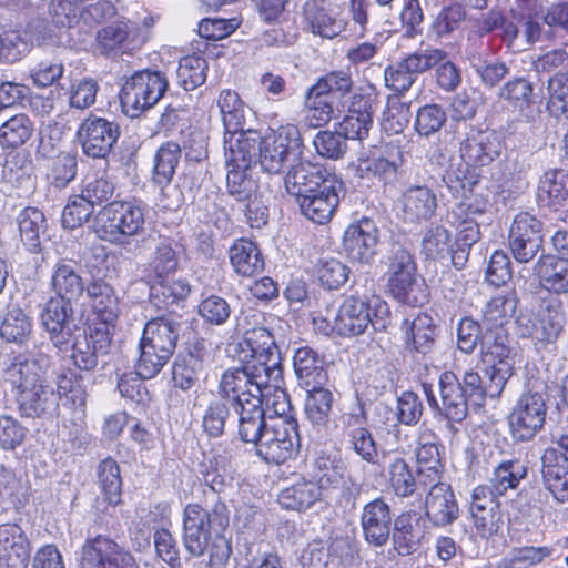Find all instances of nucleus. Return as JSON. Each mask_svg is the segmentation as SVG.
Masks as SVG:
<instances>
[{
	"label": "nucleus",
	"mask_w": 568,
	"mask_h": 568,
	"mask_svg": "<svg viewBox=\"0 0 568 568\" xmlns=\"http://www.w3.org/2000/svg\"><path fill=\"white\" fill-rule=\"evenodd\" d=\"M440 405L438 416L449 423H462L468 414L469 400L463 392L460 379L455 373L445 371L438 379Z\"/></svg>",
	"instance_id": "23"
},
{
	"label": "nucleus",
	"mask_w": 568,
	"mask_h": 568,
	"mask_svg": "<svg viewBox=\"0 0 568 568\" xmlns=\"http://www.w3.org/2000/svg\"><path fill=\"white\" fill-rule=\"evenodd\" d=\"M182 150L175 142L163 143L153 158L152 179L160 186L171 183L181 159Z\"/></svg>",
	"instance_id": "48"
},
{
	"label": "nucleus",
	"mask_w": 568,
	"mask_h": 568,
	"mask_svg": "<svg viewBox=\"0 0 568 568\" xmlns=\"http://www.w3.org/2000/svg\"><path fill=\"white\" fill-rule=\"evenodd\" d=\"M99 484L104 500L115 506L121 501L122 480L119 465L111 458L103 459L98 468Z\"/></svg>",
	"instance_id": "59"
},
{
	"label": "nucleus",
	"mask_w": 568,
	"mask_h": 568,
	"mask_svg": "<svg viewBox=\"0 0 568 568\" xmlns=\"http://www.w3.org/2000/svg\"><path fill=\"white\" fill-rule=\"evenodd\" d=\"M113 331L105 324H91L88 329L74 326V331L64 339L63 345H55L61 352L71 351L70 357L81 371H93L99 356L109 351Z\"/></svg>",
	"instance_id": "9"
},
{
	"label": "nucleus",
	"mask_w": 568,
	"mask_h": 568,
	"mask_svg": "<svg viewBox=\"0 0 568 568\" xmlns=\"http://www.w3.org/2000/svg\"><path fill=\"white\" fill-rule=\"evenodd\" d=\"M19 410L24 417H53L59 414V402L74 412L83 413L87 405V390L81 377L74 373L58 376L57 392L39 382L27 390L16 394Z\"/></svg>",
	"instance_id": "2"
},
{
	"label": "nucleus",
	"mask_w": 568,
	"mask_h": 568,
	"mask_svg": "<svg viewBox=\"0 0 568 568\" xmlns=\"http://www.w3.org/2000/svg\"><path fill=\"white\" fill-rule=\"evenodd\" d=\"M361 525L368 544L376 547L386 545L392 525L389 506L381 498L366 504L362 511Z\"/></svg>",
	"instance_id": "28"
},
{
	"label": "nucleus",
	"mask_w": 568,
	"mask_h": 568,
	"mask_svg": "<svg viewBox=\"0 0 568 568\" xmlns=\"http://www.w3.org/2000/svg\"><path fill=\"white\" fill-rule=\"evenodd\" d=\"M119 136L120 130L115 122L94 114L85 118L77 131L83 153L92 159L106 158Z\"/></svg>",
	"instance_id": "15"
},
{
	"label": "nucleus",
	"mask_w": 568,
	"mask_h": 568,
	"mask_svg": "<svg viewBox=\"0 0 568 568\" xmlns=\"http://www.w3.org/2000/svg\"><path fill=\"white\" fill-rule=\"evenodd\" d=\"M89 304L99 322L105 324L109 329H114V323L119 316V298L113 287L102 278H91L84 287Z\"/></svg>",
	"instance_id": "25"
},
{
	"label": "nucleus",
	"mask_w": 568,
	"mask_h": 568,
	"mask_svg": "<svg viewBox=\"0 0 568 568\" xmlns=\"http://www.w3.org/2000/svg\"><path fill=\"white\" fill-rule=\"evenodd\" d=\"M398 207L405 221L426 222L435 215L437 197L435 192L426 185H410L398 199Z\"/></svg>",
	"instance_id": "26"
},
{
	"label": "nucleus",
	"mask_w": 568,
	"mask_h": 568,
	"mask_svg": "<svg viewBox=\"0 0 568 568\" xmlns=\"http://www.w3.org/2000/svg\"><path fill=\"white\" fill-rule=\"evenodd\" d=\"M85 284L77 262L60 258L52 265L49 285L62 301L78 302L84 294Z\"/></svg>",
	"instance_id": "24"
},
{
	"label": "nucleus",
	"mask_w": 568,
	"mask_h": 568,
	"mask_svg": "<svg viewBox=\"0 0 568 568\" xmlns=\"http://www.w3.org/2000/svg\"><path fill=\"white\" fill-rule=\"evenodd\" d=\"M501 150V142L495 132L470 128L459 142V155L466 169L447 171L443 178L445 183L454 192H458V185L463 190L473 189L477 174L470 172L469 168L489 165L499 158Z\"/></svg>",
	"instance_id": "3"
},
{
	"label": "nucleus",
	"mask_w": 568,
	"mask_h": 568,
	"mask_svg": "<svg viewBox=\"0 0 568 568\" xmlns=\"http://www.w3.org/2000/svg\"><path fill=\"white\" fill-rule=\"evenodd\" d=\"M403 153L398 146H387L386 154L365 160L361 163L362 176H373L387 183L392 182L397 174L398 168L403 164Z\"/></svg>",
	"instance_id": "44"
},
{
	"label": "nucleus",
	"mask_w": 568,
	"mask_h": 568,
	"mask_svg": "<svg viewBox=\"0 0 568 568\" xmlns=\"http://www.w3.org/2000/svg\"><path fill=\"white\" fill-rule=\"evenodd\" d=\"M303 17L312 32L323 38L333 39L345 29L344 21L333 13L327 0H307Z\"/></svg>",
	"instance_id": "33"
},
{
	"label": "nucleus",
	"mask_w": 568,
	"mask_h": 568,
	"mask_svg": "<svg viewBox=\"0 0 568 568\" xmlns=\"http://www.w3.org/2000/svg\"><path fill=\"white\" fill-rule=\"evenodd\" d=\"M420 538L419 519L416 514L405 513L396 518L393 545L399 556H408L416 551Z\"/></svg>",
	"instance_id": "43"
},
{
	"label": "nucleus",
	"mask_w": 568,
	"mask_h": 568,
	"mask_svg": "<svg viewBox=\"0 0 568 568\" xmlns=\"http://www.w3.org/2000/svg\"><path fill=\"white\" fill-rule=\"evenodd\" d=\"M260 132L242 129L239 133L224 134V154L226 169L253 170L257 162Z\"/></svg>",
	"instance_id": "19"
},
{
	"label": "nucleus",
	"mask_w": 568,
	"mask_h": 568,
	"mask_svg": "<svg viewBox=\"0 0 568 568\" xmlns=\"http://www.w3.org/2000/svg\"><path fill=\"white\" fill-rule=\"evenodd\" d=\"M387 266L388 285L395 298L412 306L427 302L426 290L417 282L414 256L407 248L394 245L388 255Z\"/></svg>",
	"instance_id": "8"
},
{
	"label": "nucleus",
	"mask_w": 568,
	"mask_h": 568,
	"mask_svg": "<svg viewBox=\"0 0 568 568\" xmlns=\"http://www.w3.org/2000/svg\"><path fill=\"white\" fill-rule=\"evenodd\" d=\"M302 139L296 125L287 124L262 138L260 135L258 162L265 172L280 173L301 155Z\"/></svg>",
	"instance_id": "10"
},
{
	"label": "nucleus",
	"mask_w": 568,
	"mask_h": 568,
	"mask_svg": "<svg viewBox=\"0 0 568 568\" xmlns=\"http://www.w3.org/2000/svg\"><path fill=\"white\" fill-rule=\"evenodd\" d=\"M227 506L217 500L210 509L191 503L183 511V545L193 557L209 555L211 568H223L231 556L229 541L221 536L229 526Z\"/></svg>",
	"instance_id": "1"
},
{
	"label": "nucleus",
	"mask_w": 568,
	"mask_h": 568,
	"mask_svg": "<svg viewBox=\"0 0 568 568\" xmlns=\"http://www.w3.org/2000/svg\"><path fill=\"white\" fill-rule=\"evenodd\" d=\"M327 498L323 487L313 480L301 479L280 493L278 503L285 509L305 511Z\"/></svg>",
	"instance_id": "37"
},
{
	"label": "nucleus",
	"mask_w": 568,
	"mask_h": 568,
	"mask_svg": "<svg viewBox=\"0 0 568 568\" xmlns=\"http://www.w3.org/2000/svg\"><path fill=\"white\" fill-rule=\"evenodd\" d=\"M538 202L552 211L568 204V172L562 169L546 171L538 183Z\"/></svg>",
	"instance_id": "38"
},
{
	"label": "nucleus",
	"mask_w": 568,
	"mask_h": 568,
	"mask_svg": "<svg viewBox=\"0 0 568 568\" xmlns=\"http://www.w3.org/2000/svg\"><path fill=\"white\" fill-rule=\"evenodd\" d=\"M377 242V226L373 220L363 217L345 230L343 248L349 260L366 264L375 256Z\"/></svg>",
	"instance_id": "20"
},
{
	"label": "nucleus",
	"mask_w": 568,
	"mask_h": 568,
	"mask_svg": "<svg viewBox=\"0 0 568 568\" xmlns=\"http://www.w3.org/2000/svg\"><path fill=\"white\" fill-rule=\"evenodd\" d=\"M343 195V181L337 176L329 178L320 189L300 200L297 205L303 216L323 225L332 220Z\"/></svg>",
	"instance_id": "17"
},
{
	"label": "nucleus",
	"mask_w": 568,
	"mask_h": 568,
	"mask_svg": "<svg viewBox=\"0 0 568 568\" xmlns=\"http://www.w3.org/2000/svg\"><path fill=\"white\" fill-rule=\"evenodd\" d=\"M509 337L505 328L487 329L480 339V356L485 365H514Z\"/></svg>",
	"instance_id": "42"
},
{
	"label": "nucleus",
	"mask_w": 568,
	"mask_h": 568,
	"mask_svg": "<svg viewBox=\"0 0 568 568\" xmlns=\"http://www.w3.org/2000/svg\"><path fill=\"white\" fill-rule=\"evenodd\" d=\"M424 506L428 520L437 527L453 524L459 515L458 504L449 485L430 488Z\"/></svg>",
	"instance_id": "30"
},
{
	"label": "nucleus",
	"mask_w": 568,
	"mask_h": 568,
	"mask_svg": "<svg viewBox=\"0 0 568 568\" xmlns=\"http://www.w3.org/2000/svg\"><path fill=\"white\" fill-rule=\"evenodd\" d=\"M82 568H139L133 556L109 537L88 539L81 551Z\"/></svg>",
	"instance_id": "16"
},
{
	"label": "nucleus",
	"mask_w": 568,
	"mask_h": 568,
	"mask_svg": "<svg viewBox=\"0 0 568 568\" xmlns=\"http://www.w3.org/2000/svg\"><path fill=\"white\" fill-rule=\"evenodd\" d=\"M31 542L17 524L0 525V567L27 568L30 561Z\"/></svg>",
	"instance_id": "21"
},
{
	"label": "nucleus",
	"mask_w": 568,
	"mask_h": 568,
	"mask_svg": "<svg viewBox=\"0 0 568 568\" xmlns=\"http://www.w3.org/2000/svg\"><path fill=\"white\" fill-rule=\"evenodd\" d=\"M552 546H524L511 550L497 565L498 568H532L552 557Z\"/></svg>",
	"instance_id": "50"
},
{
	"label": "nucleus",
	"mask_w": 568,
	"mask_h": 568,
	"mask_svg": "<svg viewBox=\"0 0 568 568\" xmlns=\"http://www.w3.org/2000/svg\"><path fill=\"white\" fill-rule=\"evenodd\" d=\"M180 323L173 318L160 316L149 321L140 342L155 348L163 355L172 356L180 333Z\"/></svg>",
	"instance_id": "35"
},
{
	"label": "nucleus",
	"mask_w": 568,
	"mask_h": 568,
	"mask_svg": "<svg viewBox=\"0 0 568 568\" xmlns=\"http://www.w3.org/2000/svg\"><path fill=\"white\" fill-rule=\"evenodd\" d=\"M335 176L320 164L300 162L288 170L284 178V186L297 203L304 196L320 189L329 178Z\"/></svg>",
	"instance_id": "22"
},
{
	"label": "nucleus",
	"mask_w": 568,
	"mask_h": 568,
	"mask_svg": "<svg viewBox=\"0 0 568 568\" xmlns=\"http://www.w3.org/2000/svg\"><path fill=\"white\" fill-rule=\"evenodd\" d=\"M179 245L173 239L162 237L155 245L150 263L154 278H164L179 267Z\"/></svg>",
	"instance_id": "52"
},
{
	"label": "nucleus",
	"mask_w": 568,
	"mask_h": 568,
	"mask_svg": "<svg viewBox=\"0 0 568 568\" xmlns=\"http://www.w3.org/2000/svg\"><path fill=\"white\" fill-rule=\"evenodd\" d=\"M34 124L24 113L10 116L0 125V145L3 150H17L32 136Z\"/></svg>",
	"instance_id": "47"
},
{
	"label": "nucleus",
	"mask_w": 568,
	"mask_h": 568,
	"mask_svg": "<svg viewBox=\"0 0 568 568\" xmlns=\"http://www.w3.org/2000/svg\"><path fill=\"white\" fill-rule=\"evenodd\" d=\"M145 229V207L136 201H113L104 205L95 217L99 239L124 245Z\"/></svg>",
	"instance_id": "4"
},
{
	"label": "nucleus",
	"mask_w": 568,
	"mask_h": 568,
	"mask_svg": "<svg viewBox=\"0 0 568 568\" xmlns=\"http://www.w3.org/2000/svg\"><path fill=\"white\" fill-rule=\"evenodd\" d=\"M217 105L222 114L225 132H235L236 134L240 130L245 129L246 113L248 110L237 92L230 89L221 91Z\"/></svg>",
	"instance_id": "49"
},
{
	"label": "nucleus",
	"mask_w": 568,
	"mask_h": 568,
	"mask_svg": "<svg viewBox=\"0 0 568 568\" xmlns=\"http://www.w3.org/2000/svg\"><path fill=\"white\" fill-rule=\"evenodd\" d=\"M465 16V10L460 4L443 8L429 27L428 38L435 41L446 38L458 28Z\"/></svg>",
	"instance_id": "63"
},
{
	"label": "nucleus",
	"mask_w": 568,
	"mask_h": 568,
	"mask_svg": "<svg viewBox=\"0 0 568 568\" xmlns=\"http://www.w3.org/2000/svg\"><path fill=\"white\" fill-rule=\"evenodd\" d=\"M19 237L23 247L32 253L42 251V236L47 231V220L42 211L33 206H27L17 215Z\"/></svg>",
	"instance_id": "39"
},
{
	"label": "nucleus",
	"mask_w": 568,
	"mask_h": 568,
	"mask_svg": "<svg viewBox=\"0 0 568 568\" xmlns=\"http://www.w3.org/2000/svg\"><path fill=\"white\" fill-rule=\"evenodd\" d=\"M168 88V79L161 71H135L121 85L119 99L122 112L131 119L139 118L163 98Z\"/></svg>",
	"instance_id": "6"
},
{
	"label": "nucleus",
	"mask_w": 568,
	"mask_h": 568,
	"mask_svg": "<svg viewBox=\"0 0 568 568\" xmlns=\"http://www.w3.org/2000/svg\"><path fill=\"white\" fill-rule=\"evenodd\" d=\"M239 415V436L242 442L257 445L268 427L263 399H252L247 405L234 409Z\"/></svg>",
	"instance_id": "40"
},
{
	"label": "nucleus",
	"mask_w": 568,
	"mask_h": 568,
	"mask_svg": "<svg viewBox=\"0 0 568 568\" xmlns=\"http://www.w3.org/2000/svg\"><path fill=\"white\" fill-rule=\"evenodd\" d=\"M282 382L273 379L265 368L248 362L240 367L226 369L220 379L219 394L222 400L229 402L234 409L247 405L252 399H263V390L270 383Z\"/></svg>",
	"instance_id": "7"
},
{
	"label": "nucleus",
	"mask_w": 568,
	"mask_h": 568,
	"mask_svg": "<svg viewBox=\"0 0 568 568\" xmlns=\"http://www.w3.org/2000/svg\"><path fill=\"white\" fill-rule=\"evenodd\" d=\"M257 312H242L236 320V331L243 335V344L251 352L250 364L262 366L273 379L283 378L281 356L273 334L261 323Z\"/></svg>",
	"instance_id": "5"
},
{
	"label": "nucleus",
	"mask_w": 568,
	"mask_h": 568,
	"mask_svg": "<svg viewBox=\"0 0 568 568\" xmlns=\"http://www.w3.org/2000/svg\"><path fill=\"white\" fill-rule=\"evenodd\" d=\"M209 69L205 58L192 54L182 58L176 69L178 84L185 91H192L206 80Z\"/></svg>",
	"instance_id": "55"
},
{
	"label": "nucleus",
	"mask_w": 568,
	"mask_h": 568,
	"mask_svg": "<svg viewBox=\"0 0 568 568\" xmlns=\"http://www.w3.org/2000/svg\"><path fill=\"white\" fill-rule=\"evenodd\" d=\"M3 379L17 393L27 390L41 382L39 373L30 366V357L19 355L6 367Z\"/></svg>",
	"instance_id": "54"
},
{
	"label": "nucleus",
	"mask_w": 568,
	"mask_h": 568,
	"mask_svg": "<svg viewBox=\"0 0 568 568\" xmlns=\"http://www.w3.org/2000/svg\"><path fill=\"white\" fill-rule=\"evenodd\" d=\"M527 476L526 466L518 459H509L499 463L490 477V486L500 496L508 489H515Z\"/></svg>",
	"instance_id": "53"
},
{
	"label": "nucleus",
	"mask_w": 568,
	"mask_h": 568,
	"mask_svg": "<svg viewBox=\"0 0 568 568\" xmlns=\"http://www.w3.org/2000/svg\"><path fill=\"white\" fill-rule=\"evenodd\" d=\"M516 310V300L511 296L498 295L493 297L483 312L484 331L505 328V324L513 317Z\"/></svg>",
	"instance_id": "58"
},
{
	"label": "nucleus",
	"mask_w": 568,
	"mask_h": 568,
	"mask_svg": "<svg viewBox=\"0 0 568 568\" xmlns=\"http://www.w3.org/2000/svg\"><path fill=\"white\" fill-rule=\"evenodd\" d=\"M372 322L369 304L366 301L347 296L334 317L333 329L341 336L363 334Z\"/></svg>",
	"instance_id": "27"
},
{
	"label": "nucleus",
	"mask_w": 568,
	"mask_h": 568,
	"mask_svg": "<svg viewBox=\"0 0 568 568\" xmlns=\"http://www.w3.org/2000/svg\"><path fill=\"white\" fill-rule=\"evenodd\" d=\"M542 222L536 216L518 213L508 232V246L518 263H528L542 247Z\"/></svg>",
	"instance_id": "14"
},
{
	"label": "nucleus",
	"mask_w": 568,
	"mask_h": 568,
	"mask_svg": "<svg viewBox=\"0 0 568 568\" xmlns=\"http://www.w3.org/2000/svg\"><path fill=\"white\" fill-rule=\"evenodd\" d=\"M300 448L295 418L268 417V427L255 446L256 455L267 464L281 465L293 458Z\"/></svg>",
	"instance_id": "12"
},
{
	"label": "nucleus",
	"mask_w": 568,
	"mask_h": 568,
	"mask_svg": "<svg viewBox=\"0 0 568 568\" xmlns=\"http://www.w3.org/2000/svg\"><path fill=\"white\" fill-rule=\"evenodd\" d=\"M534 275L545 291L568 294V260L551 254L541 255L534 265Z\"/></svg>",
	"instance_id": "31"
},
{
	"label": "nucleus",
	"mask_w": 568,
	"mask_h": 568,
	"mask_svg": "<svg viewBox=\"0 0 568 568\" xmlns=\"http://www.w3.org/2000/svg\"><path fill=\"white\" fill-rule=\"evenodd\" d=\"M334 109L329 97L324 93L317 94L315 88L312 85L307 90L305 100V119L307 124L312 128H320L325 125L332 119Z\"/></svg>",
	"instance_id": "60"
},
{
	"label": "nucleus",
	"mask_w": 568,
	"mask_h": 568,
	"mask_svg": "<svg viewBox=\"0 0 568 568\" xmlns=\"http://www.w3.org/2000/svg\"><path fill=\"white\" fill-rule=\"evenodd\" d=\"M445 58L446 51L422 44L404 59L385 68V85L389 90L403 94L412 88L419 74L430 70Z\"/></svg>",
	"instance_id": "11"
},
{
	"label": "nucleus",
	"mask_w": 568,
	"mask_h": 568,
	"mask_svg": "<svg viewBox=\"0 0 568 568\" xmlns=\"http://www.w3.org/2000/svg\"><path fill=\"white\" fill-rule=\"evenodd\" d=\"M190 292L191 287L187 281L182 278L170 280V276L154 278V284L151 286V297L163 303L165 306L185 300Z\"/></svg>",
	"instance_id": "61"
},
{
	"label": "nucleus",
	"mask_w": 568,
	"mask_h": 568,
	"mask_svg": "<svg viewBox=\"0 0 568 568\" xmlns=\"http://www.w3.org/2000/svg\"><path fill=\"white\" fill-rule=\"evenodd\" d=\"M229 194L239 202L248 201L263 192L256 180L252 176V170L229 169L226 174Z\"/></svg>",
	"instance_id": "62"
},
{
	"label": "nucleus",
	"mask_w": 568,
	"mask_h": 568,
	"mask_svg": "<svg viewBox=\"0 0 568 568\" xmlns=\"http://www.w3.org/2000/svg\"><path fill=\"white\" fill-rule=\"evenodd\" d=\"M229 255L234 272L243 277L255 276L264 270V260L261 251L250 240H236L230 247Z\"/></svg>",
	"instance_id": "41"
},
{
	"label": "nucleus",
	"mask_w": 568,
	"mask_h": 568,
	"mask_svg": "<svg viewBox=\"0 0 568 568\" xmlns=\"http://www.w3.org/2000/svg\"><path fill=\"white\" fill-rule=\"evenodd\" d=\"M547 404L539 392L528 390L516 400L508 415L511 437L516 442H528L544 427Z\"/></svg>",
	"instance_id": "13"
},
{
	"label": "nucleus",
	"mask_w": 568,
	"mask_h": 568,
	"mask_svg": "<svg viewBox=\"0 0 568 568\" xmlns=\"http://www.w3.org/2000/svg\"><path fill=\"white\" fill-rule=\"evenodd\" d=\"M364 419L363 412L345 416L344 435L347 446L364 462L379 465L376 443L371 430L364 426Z\"/></svg>",
	"instance_id": "29"
},
{
	"label": "nucleus",
	"mask_w": 568,
	"mask_h": 568,
	"mask_svg": "<svg viewBox=\"0 0 568 568\" xmlns=\"http://www.w3.org/2000/svg\"><path fill=\"white\" fill-rule=\"evenodd\" d=\"M386 473L389 487L397 497H410L417 490L415 473L403 457L389 456Z\"/></svg>",
	"instance_id": "46"
},
{
	"label": "nucleus",
	"mask_w": 568,
	"mask_h": 568,
	"mask_svg": "<svg viewBox=\"0 0 568 568\" xmlns=\"http://www.w3.org/2000/svg\"><path fill=\"white\" fill-rule=\"evenodd\" d=\"M546 33L544 23L531 14H523L511 9V19L505 24V40L510 48L518 50L538 42Z\"/></svg>",
	"instance_id": "32"
},
{
	"label": "nucleus",
	"mask_w": 568,
	"mask_h": 568,
	"mask_svg": "<svg viewBox=\"0 0 568 568\" xmlns=\"http://www.w3.org/2000/svg\"><path fill=\"white\" fill-rule=\"evenodd\" d=\"M452 251L449 232L443 226L429 227L422 241V252L430 260H447Z\"/></svg>",
	"instance_id": "64"
},
{
	"label": "nucleus",
	"mask_w": 568,
	"mask_h": 568,
	"mask_svg": "<svg viewBox=\"0 0 568 568\" xmlns=\"http://www.w3.org/2000/svg\"><path fill=\"white\" fill-rule=\"evenodd\" d=\"M305 413L314 425H325L333 407V393L323 385L306 388Z\"/></svg>",
	"instance_id": "56"
},
{
	"label": "nucleus",
	"mask_w": 568,
	"mask_h": 568,
	"mask_svg": "<svg viewBox=\"0 0 568 568\" xmlns=\"http://www.w3.org/2000/svg\"><path fill=\"white\" fill-rule=\"evenodd\" d=\"M67 301L49 300L41 314V322L50 335L53 345H63L64 339L74 331L70 317L72 308Z\"/></svg>",
	"instance_id": "36"
},
{
	"label": "nucleus",
	"mask_w": 568,
	"mask_h": 568,
	"mask_svg": "<svg viewBox=\"0 0 568 568\" xmlns=\"http://www.w3.org/2000/svg\"><path fill=\"white\" fill-rule=\"evenodd\" d=\"M400 331L404 335V349L412 358L418 361L434 352L438 329L429 314L418 313L413 320L405 318Z\"/></svg>",
	"instance_id": "18"
},
{
	"label": "nucleus",
	"mask_w": 568,
	"mask_h": 568,
	"mask_svg": "<svg viewBox=\"0 0 568 568\" xmlns=\"http://www.w3.org/2000/svg\"><path fill=\"white\" fill-rule=\"evenodd\" d=\"M556 455L545 452L541 457L542 481L545 488L559 503L568 500V466L556 464Z\"/></svg>",
	"instance_id": "45"
},
{
	"label": "nucleus",
	"mask_w": 568,
	"mask_h": 568,
	"mask_svg": "<svg viewBox=\"0 0 568 568\" xmlns=\"http://www.w3.org/2000/svg\"><path fill=\"white\" fill-rule=\"evenodd\" d=\"M312 478L329 496L343 479V465L334 457L320 454L312 464Z\"/></svg>",
	"instance_id": "51"
},
{
	"label": "nucleus",
	"mask_w": 568,
	"mask_h": 568,
	"mask_svg": "<svg viewBox=\"0 0 568 568\" xmlns=\"http://www.w3.org/2000/svg\"><path fill=\"white\" fill-rule=\"evenodd\" d=\"M293 366L300 385L304 388L324 385L327 381L324 357L308 346L294 352Z\"/></svg>",
	"instance_id": "34"
},
{
	"label": "nucleus",
	"mask_w": 568,
	"mask_h": 568,
	"mask_svg": "<svg viewBox=\"0 0 568 568\" xmlns=\"http://www.w3.org/2000/svg\"><path fill=\"white\" fill-rule=\"evenodd\" d=\"M32 329L30 317L20 308H11L6 314L0 335L8 343L24 344Z\"/></svg>",
	"instance_id": "57"
}]
</instances>
